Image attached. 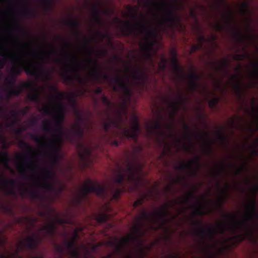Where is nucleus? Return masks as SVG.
I'll use <instances>...</instances> for the list:
<instances>
[{"instance_id":"680f3d73","label":"nucleus","mask_w":258,"mask_h":258,"mask_svg":"<svg viewBox=\"0 0 258 258\" xmlns=\"http://www.w3.org/2000/svg\"><path fill=\"white\" fill-rule=\"evenodd\" d=\"M215 28L217 31L222 32L225 30V27L221 23L217 22L215 25Z\"/></svg>"},{"instance_id":"e433bc0d","label":"nucleus","mask_w":258,"mask_h":258,"mask_svg":"<svg viewBox=\"0 0 258 258\" xmlns=\"http://www.w3.org/2000/svg\"><path fill=\"white\" fill-rule=\"evenodd\" d=\"M229 184L227 183L225 185V189L224 190L222 191V197L220 199V208L221 209L223 208V204L225 201V200H226L227 199V197H226V192L228 190V189L229 188Z\"/></svg>"},{"instance_id":"393cba45","label":"nucleus","mask_w":258,"mask_h":258,"mask_svg":"<svg viewBox=\"0 0 258 258\" xmlns=\"http://www.w3.org/2000/svg\"><path fill=\"white\" fill-rule=\"evenodd\" d=\"M28 110L29 108L26 107V108L21 110L19 112L16 110H12L11 112L12 118L10 119L11 121L9 122L8 119L7 120V126L9 127L13 126L15 124L16 121L18 120L20 114L23 115H26L28 111Z\"/></svg>"},{"instance_id":"ddd939ff","label":"nucleus","mask_w":258,"mask_h":258,"mask_svg":"<svg viewBox=\"0 0 258 258\" xmlns=\"http://www.w3.org/2000/svg\"><path fill=\"white\" fill-rule=\"evenodd\" d=\"M113 80L115 82V84L121 90L124 96L126 99L123 101L122 104V107L123 108L124 112L126 113L127 100H130V97L132 95L130 85L128 82L125 81L122 78L119 76H116Z\"/></svg>"},{"instance_id":"412c9836","label":"nucleus","mask_w":258,"mask_h":258,"mask_svg":"<svg viewBox=\"0 0 258 258\" xmlns=\"http://www.w3.org/2000/svg\"><path fill=\"white\" fill-rule=\"evenodd\" d=\"M247 212L245 217L247 221L251 220L254 217H258V211L256 210V204L255 197L246 204Z\"/></svg>"},{"instance_id":"13d9d810","label":"nucleus","mask_w":258,"mask_h":258,"mask_svg":"<svg viewBox=\"0 0 258 258\" xmlns=\"http://www.w3.org/2000/svg\"><path fill=\"white\" fill-rule=\"evenodd\" d=\"M55 223H56L58 224H63L66 223H69V221L67 219L61 218L57 216L55 220V221H53Z\"/></svg>"},{"instance_id":"c85d7f7f","label":"nucleus","mask_w":258,"mask_h":258,"mask_svg":"<svg viewBox=\"0 0 258 258\" xmlns=\"http://www.w3.org/2000/svg\"><path fill=\"white\" fill-rule=\"evenodd\" d=\"M57 227L54 222H50L48 224L43 226L41 230L45 231L50 236H53L56 232Z\"/></svg>"},{"instance_id":"b1692460","label":"nucleus","mask_w":258,"mask_h":258,"mask_svg":"<svg viewBox=\"0 0 258 258\" xmlns=\"http://www.w3.org/2000/svg\"><path fill=\"white\" fill-rule=\"evenodd\" d=\"M225 217L229 221V226L231 229L235 231L238 228L246 225V221H239L237 220V216L233 214H227Z\"/></svg>"},{"instance_id":"473e14b6","label":"nucleus","mask_w":258,"mask_h":258,"mask_svg":"<svg viewBox=\"0 0 258 258\" xmlns=\"http://www.w3.org/2000/svg\"><path fill=\"white\" fill-rule=\"evenodd\" d=\"M2 139V136L0 135V141ZM10 158L7 151H0V162L4 164L6 168H9Z\"/></svg>"},{"instance_id":"4c0bfd02","label":"nucleus","mask_w":258,"mask_h":258,"mask_svg":"<svg viewBox=\"0 0 258 258\" xmlns=\"http://www.w3.org/2000/svg\"><path fill=\"white\" fill-rule=\"evenodd\" d=\"M196 198V196L195 194V191L194 190H191L189 192H188L186 197L183 199V203L184 204H188L189 203L190 201L192 199H195Z\"/></svg>"},{"instance_id":"a18cd8bd","label":"nucleus","mask_w":258,"mask_h":258,"mask_svg":"<svg viewBox=\"0 0 258 258\" xmlns=\"http://www.w3.org/2000/svg\"><path fill=\"white\" fill-rule=\"evenodd\" d=\"M218 138L226 146L228 145V140L226 136L224 135L221 131L218 132Z\"/></svg>"},{"instance_id":"de8ad7c7","label":"nucleus","mask_w":258,"mask_h":258,"mask_svg":"<svg viewBox=\"0 0 258 258\" xmlns=\"http://www.w3.org/2000/svg\"><path fill=\"white\" fill-rule=\"evenodd\" d=\"M29 136L32 140L38 143H41L43 139V137L40 136L36 134L31 133L29 134Z\"/></svg>"},{"instance_id":"603ef678","label":"nucleus","mask_w":258,"mask_h":258,"mask_svg":"<svg viewBox=\"0 0 258 258\" xmlns=\"http://www.w3.org/2000/svg\"><path fill=\"white\" fill-rule=\"evenodd\" d=\"M75 113L79 121V122L77 123L81 124V122H84L85 121V118L83 116L82 113L80 111H79L78 109H76Z\"/></svg>"},{"instance_id":"c03bdc74","label":"nucleus","mask_w":258,"mask_h":258,"mask_svg":"<svg viewBox=\"0 0 258 258\" xmlns=\"http://www.w3.org/2000/svg\"><path fill=\"white\" fill-rule=\"evenodd\" d=\"M61 77L63 79L64 82L67 83H71L74 80V78L67 73H63L61 75Z\"/></svg>"},{"instance_id":"8fccbe9b","label":"nucleus","mask_w":258,"mask_h":258,"mask_svg":"<svg viewBox=\"0 0 258 258\" xmlns=\"http://www.w3.org/2000/svg\"><path fill=\"white\" fill-rule=\"evenodd\" d=\"M233 20L231 12H228L227 16L225 17V23L226 27H231V24Z\"/></svg>"},{"instance_id":"423d86ee","label":"nucleus","mask_w":258,"mask_h":258,"mask_svg":"<svg viewBox=\"0 0 258 258\" xmlns=\"http://www.w3.org/2000/svg\"><path fill=\"white\" fill-rule=\"evenodd\" d=\"M91 192L100 198H104L107 195V187L97 181L88 179L87 183L83 186L81 190L73 199L75 206L82 207L83 201L88 199L89 194Z\"/></svg>"},{"instance_id":"c9c22d12","label":"nucleus","mask_w":258,"mask_h":258,"mask_svg":"<svg viewBox=\"0 0 258 258\" xmlns=\"http://www.w3.org/2000/svg\"><path fill=\"white\" fill-rule=\"evenodd\" d=\"M148 197V194L142 195L140 198L138 199L134 203L133 207L136 208L139 206H142L144 203L145 199Z\"/></svg>"},{"instance_id":"6e6d98bb","label":"nucleus","mask_w":258,"mask_h":258,"mask_svg":"<svg viewBox=\"0 0 258 258\" xmlns=\"http://www.w3.org/2000/svg\"><path fill=\"white\" fill-rule=\"evenodd\" d=\"M66 186L63 184H60L58 187L56 188V190H54L53 192L55 193L56 196H58L65 189Z\"/></svg>"},{"instance_id":"7c9ffc66","label":"nucleus","mask_w":258,"mask_h":258,"mask_svg":"<svg viewBox=\"0 0 258 258\" xmlns=\"http://www.w3.org/2000/svg\"><path fill=\"white\" fill-rule=\"evenodd\" d=\"M34 182L37 183L38 186L48 191L54 192V190H56V187L54 184L48 180H44L42 183H39L36 180H34Z\"/></svg>"},{"instance_id":"bb28decb","label":"nucleus","mask_w":258,"mask_h":258,"mask_svg":"<svg viewBox=\"0 0 258 258\" xmlns=\"http://www.w3.org/2000/svg\"><path fill=\"white\" fill-rule=\"evenodd\" d=\"M66 24L74 30L78 38L82 34L81 32L79 30V28L81 25V22L79 20L69 19L66 21Z\"/></svg>"},{"instance_id":"c756f323","label":"nucleus","mask_w":258,"mask_h":258,"mask_svg":"<svg viewBox=\"0 0 258 258\" xmlns=\"http://www.w3.org/2000/svg\"><path fill=\"white\" fill-rule=\"evenodd\" d=\"M231 79L235 81L234 84V87L237 94L241 95L242 92V87L239 79V75L238 74H234L231 75Z\"/></svg>"},{"instance_id":"f03ea898","label":"nucleus","mask_w":258,"mask_h":258,"mask_svg":"<svg viewBox=\"0 0 258 258\" xmlns=\"http://www.w3.org/2000/svg\"><path fill=\"white\" fill-rule=\"evenodd\" d=\"M140 17L141 21L137 22L135 25H131L129 21L123 22L122 25L119 26V29L122 35L125 36L134 35L135 32L140 34H145V42H141L140 46L145 59L152 62V51L156 42L155 38L157 33L152 29L149 23L145 20V16L141 14Z\"/></svg>"},{"instance_id":"bf43d9fd","label":"nucleus","mask_w":258,"mask_h":258,"mask_svg":"<svg viewBox=\"0 0 258 258\" xmlns=\"http://www.w3.org/2000/svg\"><path fill=\"white\" fill-rule=\"evenodd\" d=\"M15 29L19 31L22 34L24 35L25 36H28L29 34L27 31L23 29L21 26L19 27H17L15 28Z\"/></svg>"},{"instance_id":"69168bd1","label":"nucleus","mask_w":258,"mask_h":258,"mask_svg":"<svg viewBox=\"0 0 258 258\" xmlns=\"http://www.w3.org/2000/svg\"><path fill=\"white\" fill-rule=\"evenodd\" d=\"M71 258H80V252L78 249L72 250L70 252Z\"/></svg>"},{"instance_id":"9d476101","label":"nucleus","mask_w":258,"mask_h":258,"mask_svg":"<svg viewBox=\"0 0 258 258\" xmlns=\"http://www.w3.org/2000/svg\"><path fill=\"white\" fill-rule=\"evenodd\" d=\"M90 43V41L87 40V44L84 47V49L87 54L89 55L88 61L89 63L93 64V67L92 68V73L91 74V77L95 80L99 81L102 78L105 80L109 81L111 83L115 84L113 79L115 77H111L110 76L103 72L100 69V64L97 59H93L92 58L93 52L94 51L93 48L90 47L88 44Z\"/></svg>"},{"instance_id":"6ab92c4d","label":"nucleus","mask_w":258,"mask_h":258,"mask_svg":"<svg viewBox=\"0 0 258 258\" xmlns=\"http://www.w3.org/2000/svg\"><path fill=\"white\" fill-rule=\"evenodd\" d=\"M23 160L26 162V163L22 165L18 166L19 171L22 174L23 178L25 179H30L31 176H30L26 172V169L34 170L35 168L32 166V162L30 155L25 154L23 156Z\"/></svg>"},{"instance_id":"a878e982","label":"nucleus","mask_w":258,"mask_h":258,"mask_svg":"<svg viewBox=\"0 0 258 258\" xmlns=\"http://www.w3.org/2000/svg\"><path fill=\"white\" fill-rule=\"evenodd\" d=\"M184 98L183 97V96L180 94L178 96V99L177 100L171 101L170 102V107H171L173 110V113H171L170 114L171 117L173 119L174 118L175 115L178 111L179 106L184 103Z\"/></svg>"},{"instance_id":"a19ab883","label":"nucleus","mask_w":258,"mask_h":258,"mask_svg":"<svg viewBox=\"0 0 258 258\" xmlns=\"http://www.w3.org/2000/svg\"><path fill=\"white\" fill-rule=\"evenodd\" d=\"M151 128L153 130L158 131L162 132L161 120H157L154 121L151 126Z\"/></svg>"},{"instance_id":"864d4df0","label":"nucleus","mask_w":258,"mask_h":258,"mask_svg":"<svg viewBox=\"0 0 258 258\" xmlns=\"http://www.w3.org/2000/svg\"><path fill=\"white\" fill-rule=\"evenodd\" d=\"M101 100L102 103L107 107H110L112 105V102L109 99L108 97L105 96L104 95H102Z\"/></svg>"},{"instance_id":"f3484780","label":"nucleus","mask_w":258,"mask_h":258,"mask_svg":"<svg viewBox=\"0 0 258 258\" xmlns=\"http://www.w3.org/2000/svg\"><path fill=\"white\" fill-rule=\"evenodd\" d=\"M184 129L185 130H187L189 131V133L185 135V137L187 139H189L190 141L192 140V138L194 136L195 137H200L201 140L204 141L206 143V147L207 148V153L209 154L212 152V148L211 145L209 142L206 141L207 138L208 137V134L206 132L203 133H195L191 131L189 126L186 124L184 123L183 125Z\"/></svg>"},{"instance_id":"37998d69","label":"nucleus","mask_w":258,"mask_h":258,"mask_svg":"<svg viewBox=\"0 0 258 258\" xmlns=\"http://www.w3.org/2000/svg\"><path fill=\"white\" fill-rule=\"evenodd\" d=\"M214 66L216 67V69L219 70L221 69L226 70L228 66V61L227 59L223 58L220 63V66H217L216 63H214Z\"/></svg>"},{"instance_id":"dca6fc26","label":"nucleus","mask_w":258,"mask_h":258,"mask_svg":"<svg viewBox=\"0 0 258 258\" xmlns=\"http://www.w3.org/2000/svg\"><path fill=\"white\" fill-rule=\"evenodd\" d=\"M194 165L196 166L197 169V170H192L191 174L193 176L197 177L199 170L202 167L201 157L199 156H196L193 160L190 161L188 163H181L178 165L176 166L175 168L177 170L191 169Z\"/></svg>"},{"instance_id":"338daca9","label":"nucleus","mask_w":258,"mask_h":258,"mask_svg":"<svg viewBox=\"0 0 258 258\" xmlns=\"http://www.w3.org/2000/svg\"><path fill=\"white\" fill-rule=\"evenodd\" d=\"M1 208L3 210H4L6 212L9 213L11 214V215L14 214V213L13 211L12 210V209L10 207L8 206H6L5 205H2L1 206Z\"/></svg>"},{"instance_id":"4be33fe9","label":"nucleus","mask_w":258,"mask_h":258,"mask_svg":"<svg viewBox=\"0 0 258 258\" xmlns=\"http://www.w3.org/2000/svg\"><path fill=\"white\" fill-rule=\"evenodd\" d=\"M170 53L172 56L171 61V66L177 77L182 79L183 78V69L177 60L176 51L175 49H172Z\"/></svg>"},{"instance_id":"20e7f679","label":"nucleus","mask_w":258,"mask_h":258,"mask_svg":"<svg viewBox=\"0 0 258 258\" xmlns=\"http://www.w3.org/2000/svg\"><path fill=\"white\" fill-rule=\"evenodd\" d=\"M131 121L132 125L130 128L124 126L121 113L119 111L118 118L113 119L108 118L107 121L103 123V128L105 133L108 135L111 127L113 126L115 129L112 132L113 137L119 136L121 140L123 138H125L127 139H133L137 142L141 132V128L138 118L135 114L132 115Z\"/></svg>"},{"instance_id":"2eb2a0df","label":"nucleus","mask_w":258,"mask_h":258,"mask_svg":"<svg viewBox=\"0 0 258 258\" xmlns=\"http://www.w3.org/2000/svg\"><path fill=\"white\" fill-rule=\"evenodd\" d=\"M49 90L51 92L55 94V96L52 97L58 100H63L67 99L69 100L70 106L75 110L78 109L77 108V101L75 99L76 96L72 94H67L64 92H60L58 91L56 86L51 85L49 86Z\"/></svg>"},{"instance_id":"f8f14e48","label":"nucleus","mask_w":258,"mask_h":258,"mask_svg":"<svg viewBox=\"0 0 258 258\" xmlns=\"http://www.w3.org/2000/svg\"><path fill=\"white\" fill-rule=\"evenodd\" d=\"M165 15L162 24L164 25L167 23L169 28L176 27L180 18L175 13L174 6L173 5H165Z\"/></svg>"},{"instance_id":"a211bd4d","label":"nucleus","mask_w":258,"mask_h":258,"mask_svg":"<svg viewBox=\"0 0 258 258\" xmlns=\"http://www.w3.org/2000/svg\"><path fill=\"white\" fill-rule=\"evenodd\" d=\"M71 63L66 64V68L75 75L79 83L82 84L86 83L87 80L80 77L79 75V69L81 67L80 63L74 56H71Z\"/></svg>"},{"instance_id":"1a4fd4ad","label":"nucleus","mask_w":258,"mask_h":258,"mask_svg":"<svg viewBox=\"0 0 258 258\" xmlns=\"http://www.w3.org/2000/svg\"><path fill=\"white\" fill-rule=\"evenodd\" d=\"M12 62L15 64L11 70V73L15 77L21 74L22 71L24 70L28 75L38 77L40 71L43 69L42 64H39L38 67H32L29 65L27 61L24 59L20 57H13L11 59Z\"/></svg>"},{"instance_id":"f257e3e1","label":"nucleus","mask_w":258,"mask_h":258,"mask_svg":"<svg viewBox=\"0 0 258 258\" xmlns=\"http://www.w3.org/2000/svg\"><path fill=\"white\" fill-rule=\"evenodd\" d=\"M177 203L178 202L176 200L166 202L160 207L159 210L156 211L153 213L143 211L137 218V224L132 228L133 234L135 236L128 235L122 237L120 240L115 237L113 240L108 241V245L114 248L117 254H121L123 252L124 247L130 242L137 241L141 236H143L145 233V232L143 230L145 226V221L155 223L159 222L161 224V226H163L168 222L167 217L170 214L168 209L174 207Z\"/></svg>"},{"instance_id":"5fc2aeb1","label":"nucleus","mask_w":258,"mask_h":258,"mask_svg":"<svg viewBox=\"0 0 258 258\" xmlns=\"http://www.w3.org/2000/svg\"><path fill=\"white\" fill-rule=\"evenodd\" d=\"M19 146L20 148H25L29 150H31V151L34 150V149L30 145H29L27 143H26L25 141H21L20 142Z\"/></svg>"},{"instance_id":"f704fd0d","label":"nucleus","mask_w":258,"mask_h":258,"mask_svg":"<svg viewBox=\"0 0 258 258\" xmlns=\"http://www.w3.org/2000/svg\"><path fill=\"white\" fill-rule=\"evenodd\" d=\"M43 170L45 174L44 180L52 179L54 177L55 173L52 169L48 167H44Z\"/></svg>"},{"instance_id":"72a5a7b5","label":"nucleus","mask_w":258,"mask_h":258,"mask_svg":"<svg viewBox=\"0 0 258 258\" xmlns=\"http://www.w3.org/2000/svg\"><path fill=\"white\" fill-rule=\"evenodd\" d=\"M25 195H28L31 198L34 199L38 198L39 197V195L37 191L34 190H29L27 188L23 187V190L22 191H21L20 195L22 197H24Z\"/></svg>"},{"instance_id":"aec40b11","label":"nucleus","mask_w":258,"mask_h":258,"mask_svg":"<svg viewBox=\"0 0 258 258\" xmlns=\"http://www.w3.org/2000/svg\"><path fill=\"white\" fill-rule=\"evenodd\" d=\"M132 77L138 85L143 86L148 79V76L141 68L138 66H135L133 68Z\"/></svg>"},{"instance_id":"774afa93","label":"nucleus","mask_w":258,"mask_h":258,"mask_svg":"<svg viewBox=\"0 0 258 258\" xmlns=\"http://www.w3.org/2000/svg\"><path fill=\"white\" fill-rule=\"evenodd\" d=\"M97 34L101 38V39H105V38H108V39H110V34L108 32L105 34H103L100 31H97Z\"/></svg>"},{"instance_id":"2f4dec72","label":"nucleus","mask_w":258,"mask_h":258,"mask_svg":"<svg viewBox=\"0 0 258 258\" xmlns=\"http://www.w3.org/2000/svg\"><path fill=\"white\" fill-rule=\"evenodd\" d=\"M233 30L234 32L235 38L240 42H244L246 38H248L250 39H252L253 38V35L251 33L246 36L242 35L237 28H233Z\"/></svg>"},{"instance_id":"39448f33","label":"nucleus","mask_w":258,"mask_h":258,"mask_svg":"<svg viewBox=\"0 0 258 258\" xmlns=\"http://www.w3.org/2000/svg\"><path fill=\"white\" fill-rule=\"evenodd\" d=\"M143 165L138 162L136 159L134 161L127 160V164L125 168L119 167L115 175L114 181L115 183L120 187L112 186L111 192L113 199L118 200L122 193L125 190V181L127 178L128 181H132L136 179L137 172L142 171Z\"/></svg>"},{"instance_id":"9b49d317","label":"nucleus","mask_w":258,"mask_h":258,"mask_svg":"<svg viewBox=\"0 0 258 258\" xmlns=\"http://www.w3.org/2000/svg\"><path fill=\"white\" fill-rule=\"evenodd\" d=\"M226 229L225 227V223L220 222L218 226H206L205 228H200L198 229L196 231V235L204 240L206 237L213 239L215 235L219 233L220 234H224Z\"/></svg>"},{"instance_id":"0e129e2a","label":"nucleus","mask_w":258,"mask_h":258,"mask_svg":"<svg viewBox=\"0 0 258 258\" xmlns=\"http://www.w3.org/2000/svg\"><path fill=\"white\" fill-rule=\"evenodd\" d=\"M195 207H196V211L197 214L203 215L204 214L202 210L203 207L200 202H198V204L195 205Z\"/></svg>"},{"instance_id":"e2e57ef3","label":"nucleus","mask_w":258,"mask_h":258,"mask_svg":"<svg viewBox=\"0 0 258 258\" xmlns=\"http://www.w3.org/2000/svg\"><path fill=\"white\" fill-rule=\"evenodd\" d=\"M241 9L243 13H247L249 9V5L248 3H247L246 2H243L241 6Z\"/></svg>"},{"instance_id":"4d7b16f0","label":"nucleus","mask_w":258,"mask_h":258,"mask_svg":"<svg viewBox=\"0 0 258 258\" xmlns=\"http://www.w3.org/2000/svg\"><path fill=\"white\" fill-rule=\"evenodd\" d=\"M143 150V148L141 145L135 146L134 148V156L136 157L138 153L142 152Z\"/></svg>"},{"instance_id":"cd10ccee","label":"nucleus","mask_w":258,"mask_h":258,"mask_svg":"<svg viewBox=\"0 0 258 258\" xmlns=\"http://www.w3.org/2000/svg\"><path fill=\"white\" fill-rule=\"evenodd\" d=\"M92 11L93 12V18L96 23L99 25L102 24V20L101 18V11L99 6L95 4L92 5Z\"/></svg>"},{"instance_id":"49530a36","label":"nucleus","mask_w":258,"mask_h":258,"mask_svg":"<svg viewBox=\"0 0 258 258\" xmlns=\"http://www.w3.org/2000/svg\"><path fill=\"white\" fill-rule=\"evenodd\" d=\"M23 16L26 17H32L35 15V14L26 6L25 9L21 12Z\"/></svg>"},{"instance_id":"79ce46f5","label":"nucleus","mask_w":258,"mask_h":258,"mask_svg":"<svg viewBox=\"0 0 258 258\" xmlns=\"http://www.w3.org/2000/svg\"><path fill=\"white\" fill-rule=\"evenodd\" d=\"M168 63L167 59L164 56L161 58V62L159 64V68L160 71H165Z\"/></svg>"},{"instance_id":"6e6552de","label":"nucleus","mask_w":258,"mask_h":258,"mask_svg":"<svg viewBox=\"0 0 258 258\" xmlns=\"http://www.w3.org/2000/svg\"><path fill=\"white\" fill-rule=\"evenodd\" d=\"M84 134L85 130L82 127L81 124L77 123L70 131L68 137L71 143H77L78 147L81 148V151L79 152L78 155L85 166L91 160L92 148L91 147L85 146L83 144L79 143V141L84 138Z\"/></svg>"},{"instance_id":"58836bf2","label":"nucleus","mask_w":258,"mask_h":258,"mask_svg":"<svg viewBox=\"0 0 258 258\" xmlns=\"http://www.w3.org/2000/svg\"><path fill=\"white\" fill-rule=\"evenodd\" d=\"M108 219V216L105 214L100 213L96 216V219L99 223H105Z\"/></svg>"},{"instance_id":"0eeeda50","label":"nucleus","mask_w":258,"mask_h":258,"mask_svg":"<svg viewBox=\"0 0 258 258\" xmlns=\"http://www.w3.org/2000/svg\"><path fill=\"white\" fill-rule=\"evenodd\" d=\"M16 78L15 76L11 74L9 77L5 79L6 84L9 87L8 91V95L10 97L11 96H19L24 89H31L33 92L28 96V98L30 101L36 103H39L40 101V93L39 90L35 87L33 82H24L22 83L21 85L15 87L16 83Z\"/></svg>"},{"instance_id":"7ed1b4c3","label":"nucleus","mask_w":258,"mask_h":258,"mask_svg":"<svg viewBox=\"0 0 258 258\" xmlns=\"http://www.w3.org/2000/svg\"><path fill=\"white\" fill-rule=\"evenodd\" d=\"M65 106L62 103H60L58 105V110L53 118L55 126L54 132L56 134L53 135V139L51 142L46 143H42L41 144V145L45 148L53 150L54 153L52 157V161L54 164L58 162L57 155L59 149L57 145L62 142V137L64 135L63 122L65 117ZM42 130L46 133H51L54 132L50 123L46 121L43 122Z\"/></svg>"},{"instance_id":"052dcab7","label":"nucleus","mask_w":258,"mask_h":258,"mask_svg":"<svg viewBox=\"0 0 258 258\" xmlns=\"http://www.w3.org/2000/svg\"><path fill=\"white\" fill-rule=\"evenodd\" d=\"M140 3H144L145 4L146 6L148 4L150 5H157V0H139Z\"/></svg>"},{"instance_id":"ea45409f","label":"nucleus","mask_w":258,"mask_h":258,"mask_svg":"<svg viewBox=\"0 0 258 258\" xmlns=\"http://www.w3.org/2000/svg\"><path fill=\"white\" fill-rule=\"evenodd\" d=\"M220 100V98L218 97H215L209 100V107L212 108H215L217 107L218 102Z\"/></svg>"},{"instance_id":"4468645a","label":"nucleus","mask_w":258,"mask_h":258,"mask_svg":"<svg viewBox=\"0 0 258 258\" xmlns=\"http://www.w3.org/2000/svg\"><path fill=\"white\" fill-rule=\"evenodd\" d=\"M17 181L13 179L7 178L4 174L0 171V189L4 190L7 195L13 196H16L14 189L16 186Z\"/></svg>"},{"instance_id":"3c124183","label":"nucleus","mask_w":258,"mask_h":258,"mask_svg":"<svg viewBox=\"0 0 258 258\" xmlns=\"http://www.w3.org/2000/svg\"><path fill=\"white\" fill-rule=\"evenodd\" d=\"M258 147V139L254 142L253 146H250L251 149V154L252 155L256 156L258 155V151L256 150Z\"/></svg>"},{"instance_id":"09e8293b","label":"nucleus","mask_w":258,"mask_h":258,"mask_svg":"<svg viewBox=\"0 0 258 258\" xmlns=\"http://www.w3.org/2000/svg\"><path fill=\"white\" fill-rule=\"evenodd\" d=\"M66 248L71 252L72 250H75V242L74 241H66L65 242Z\"/></svg>"},{"instance_id":"5701e85b","label":"nucleus","mask_w":258,"mask_h":258,"mask_svg":"<svg viewBox=\"0 0 258 258\" xmlns=\"http://www.w3.org/2000/svg\"><path fill=\"white\" fill-rule=\"evenodd\" d=\"M188 78L189 79V89L191 92L197 91L200 87L198 81L201 79V76L193 71L189 74Z\"/></svg>"}]
</instances>
